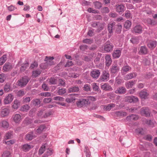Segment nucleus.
<instances>
[{
    "label": "nucleus",
    "instance_id": "nucleus-1",
    "mask_svg": "<svg viewBox=\"0 0 157 157\" xmlns=\"http://www.w3.org/2000/svg\"><path fill=\"white\" fill-rule=\"evenodd\" d=\"M96 100V98L94 97L91 96H88L86 98L80 99L76 101V104L78 107H87L90 103V101H94Z\"/></svg>",
    "mask_w": 157,
    "mask_h": 157
},
{
    "label": "nucleus",
    "instance_id": "nucleus-2",
    "mask_svg": "<svg viewBox=\"0 0 157 157\" xmlns=\"http://www.w3.org/2000/svg\"><path fill=\"white\" fill-rule=\"evenodd\" d=\"M114 46L113 44L109 41H107L105 44L104 50L107 52H111L113 50Z\"/></svg>",
    "mask_w": 157,
    "mask_h": 157
},
{
    "label": "nucleus",
    "instance_id": "nucleus-3",
    "mask_svg": "<svg viewBox=\"0 0 157 157\" xmlns=\"http://www.w3.org/2000/svg\"><path fill=\"white\" fill-rule=\"evenodd\" d=\"M125 102L130 103H136L139 101L138 98L134 96H127L125 97Z\"/></svg>",
    "mask_w": 157,
    "mask_h": 157
},
{
    "label": "nucleus",
    "instance_id": "nucleus-4",
    "mask_svg": "<svg viewBox=\"0 0 157 157\" xmlns=\"http://www.w3.org/2000/svg\"><path fill=\"white\" fill-rule=\"evenodd\" d=\"M30 79L27 76L22 77L20 80L18 81V86L21 87H24L28 82Z\"/></svg>",
    "mask_w": 157,
    "mask_h": 157
},
{
    "label": "nucleus",
    "instance_id": "nucleus-5",
    "mask_svg": "<svg viewBox=\"0 0 157 157\" xmlns=\"http://www.w3.org/2000/svg\"><path fill=\"white\" fill-rule=\"evenodd\" d=\"M140 113L142 115L146 117H149L150 116V113L149 110L147 107H143L140 109Z\"/></svg>",
    "mask_w": 157,
    "mask_h": 157
},
{
    "label": "nucleus",
    "instance_id": "nucleus-6",
    "mask_svg": "<svg viewBox=\"0 0 157 157\" xmlns=\"http://www.w3.org/2000/svg\"><path fill=\"white\" fill-rule=\"evenodd\" d=\"M11 119L15 123H18L21 121V116L19 114H16L12 115Z\"/></svg>",
    "mask_w": 157,
    "mask_h": 157
},
{
    "label": "nucleus",
    "instance_id": "nucleus-7",
    "mask_svg": "<svg viewBox=\"0 0 157 157\" xmlns=\"http://www.w3.org/2000/svg\"><path fill=\"white\" fill-rule=\"evenodd\" d=\"M13 96L11 94H9L5 98L4 103L5 104H10L13 100Z\"/></svg>",
    "mask_w": 157,
    "mask_h": 157
},
{
    "label": "nucleus",
    "instance_id": "nucleus-8",
    "mask_svg": "<svg viewBox=\"0 0 157 157\" xmlns=\"http://www.w3.org/2000/svg\"><path fill=\"white\" fill-rule=\"evenodd\" d=\"M157 41L155 40H150L148 42L147 46L151 49H153L157 46Z\"/></svg>",
    "mask_w": 157,
    "mask_h": 157
},
{
    "label": "nucleus",
    "instance_id": "nucleus-9",
    "mask_svg": "<svg viewBox=\"0 0 157 157\" xmlns=\"http://www.w3.org/2000/svg\"><path fill=\"white\" fill-rule=\"evenodd\" d=\"M142 28L140 25H138L135 26L132 30V33L140 34L142 33Z\"/></svg>",
    "mask_w": 157,
    "mask_h": 157
},
{
    "label": "nucleus",
    "instance_id": "nucleus-10",
    "mask_svg": "<svg viewBox=\"0 0 157 157\" xmlns=\"http://www.w3.org/2000/svg\"><path fill=\"white\" fill-rule=\"evenodd\" d=\"M13 68L11 63L9 62L6 63L5 64L3 67V72H7L10 71Z\"/></svg>",
    "mask_w": 157,
    "mask_h": 157
},
{
    "label": "nucleus",
    "instance_id": "nucleus-11",
    "mask_svg": "<svg viewBox=\"0 0 157 157\" xmlns=\"http://www.w3.org/2000/svg\"><path fill=\"white\" fill-rule=\"evenodd\" d=\"M109 76V73L105 71H104L103 72V73L101 76L100 79L102 81H105L108 79Z\"/></svg>",
    "mask_w": 157,
    "mask_h": 157
},
{
    "label": "nucleus",
    "instance_id": "nucleus-12",
    "mask_svg": "<svg viewBox=\"0 0 157 157\" xmlns=\"http://www.w3.org/2000/svg\"><path fill=\"white\" fill-rule=\"evenodd\" d=\"M10 113V109L7 108H4L1 110L0 115L2 117H4L8 116Z\"/></svg>",
    "mask_w": 157,
    "mask_h": 157
},
{
    "label": "nucleus",
    "instance_id": "nucleus-13",
    "mask_svg": "<svg viewBox=\"0 0 157 157\" xmlns=\"http://www.w3.org/2000/svg\"><path fill=\"white\" fill-rule=\"evenodd\" d=\"M47 128L45 124H41L38 127L36 132L37 133L41 134L43 132L45 131Z\"/></svg>",
    "mask_w": 157,
    "mask_h": 157
},
{
    "label": "nucleus",
    "instance_id": "nucleus-14",
    "mask_svg": "<svg viewBox=\"0 0 157 157\" xmlns=\"http://www.w3.org/2000/svg\"><path fill=\"white\" fill-rule=\"evenodd\" d=\"M115 22H113L112 23H109L108 25L107 29L109 32V33L111 34H113V27L115 25Z\"/></svg>",
    "mask_w": 157,
    "mask_h": 157
},
{
    "label": "nucleus",
    "instance_id": "nucleus-15",
    "mask_svg": "<svg viewBox=\"0 0 157 157\" xmlns=\"http://www.w3.org/2000/svg\"><path fill=\"white\" fill-rule=\"evenodd\" d=\"M148 52V50L145 46H142L140 47L139 54L140 55H146Z\"/></svg>",
    "mask_w": 157,
    "mask_h": 157
},
{
    "label": "nucleus",
    "instance_id": "nucleus-16",
    "mask_svg": "<svg viewBox=\"0 0 157 157\" xmlns=\"http://www.w3.org/2000/svg\"><path fill=\"white\" fill-rule=\"evenodd\" d=\"M126 90L124 87L121 86L117 88V90L115 91V93L119 94H124L126 92Z\"/></svg>",
    "mask_w": 157,
    "mask_h": 157
},
{
    "label": "nucleus",
    "instance_id": "nucleus-17",
    "mask_svg": "<svg viewBox=\"0 0 157 157\" xmlns=\"http://www.w3.org/2000/svg\"><path fill=\"white\" fill-rule=\"evenodd\" d=\"M119 67L117 64L113 65L111 68V72L112 73L115 74L117 73L119 71Z\"/></svg>",
    "mask_w": 157,
    "mask_h": 157
},
{
    "label": "nucleus",
    "instance_id": "nucleus-18",
    "mask_svg": "<svg viewBox=\"0 0 157 157\" xmlns=\"http://www.w3.org/2000/svg\"><path fill=\"white\" fill-rule=\"evenodd\" d=\"M121 51L120 50L117 49L114 50L112 54L113 57L114 58H119L121 55Z\"/></svg>",
    "mask_w": 157,
    "mask_h": 157
},
{
    "label": "nucleus",
    "instance_id": "nucleus-19",
    "mask_svg": "<svg viewBox=\"0 0 157 157\" xmlns=\"http://www.w3.org/2000/svg\"><path fill=\"white\" fill-rule=\"evenodd\" d=\"M106 65L108 67L110 66L112 62V60L111 58V56L109 55H106L105 57Z\"/></svg>",
    "mask_w": 157,
    "mask_h": 157
},
{
    "label": "nucleus",
    "instance_id": "nucleus-20",
    "mask_svg": "<svg viewBox=\"0 0 157 157\" xmlns=\"http://www.w3.org/2000/svg\"><path fill=\"white\" fill-rule=\"evenodd\" d=\"M90 74L93 78H97L100 75V72L99 70H93L91 72Z\"/></svg>",
    "mask_w": 157,
    "mask_h": 157
},
{
    "label": "nucleus",
    "instance_id": "nucleus-21",
    "mask_svg": "<svg viewBox=\"0 0 157 157\" xmlns=\"http://www.w3.org/2000/svg\"><path fill=\"white\" fill-rule=\"evenodd\" d=\"M101 88L103 90L105 91L111 90H112V88L111 86L107 83H105L101 85Z\"/></svg>",
    "mask_w": 157,
    "mask_h": 157
},
{
    "label": "nucleus",
    "instance_id": "nucleus-22",
    "mask_svg": "<svg viewBox=\"0 0 157 157\" xmlns=\"http://www.w3.org/2000/svg\"><path fill=\"white\" fill-rule=\"evenodd\" d=\"M136 81L135 80L128 81L125 84V86L127 89H129L132 88V86L135 84Z\"/></svg>",
    "mask_w": 157,
    "mask_h": 157
},
{
    "label": "nucleus",
    "instance_id": "nucleus-23",
    "mask_svg": "<svg viewBox=\"0 0 157 157\" xmlns=\"http://www.w3.org/2000/svg\"><path fill=\"white\" fill-rule=\"evenodd\" d=\"M139 96L141 98L147 99L148 94L146 91H141L139 93Z\"/></svg>",
    "mask_w": 157,
    "mask_h": 157
},
{
    "label": "nucleus",
    "instance_id": "nucleus-24",
    "mask_svg": "<svg viewBox=\"0 0 157 157\" xmlns=\"http://www.w3.org/2000/svg\"><path fill=\"white\" fill-rule=\"evenodd\" d=\"M79 89L78 86H74L70 87L68 89V92H76L79 91Z\"/></svg>",
    "mask_w": 157,
    "mask_h": 157
},
{
    "label": "nucleus",
    "instance_id": "nucleus-25",
    "mask_svg": "<svg viewBox=\"0 0 157 157\" xmlns=\"http://www.w3.org/2000/svg\"><path fill=\"white\" fill-rule=\"evenodd\" d=\"M126 65L123 66L121 69V71L122 72H126L128 71L129 70H130L131 68V67L129 66L128 64H127V63H126Z\"/></svg>",
    "mask_w": 157,
    "mask_h": 157
},
{
    "label": "nucleus",
    "instance_id": "nucleus-26",
    "mask_svg": "<svg viewBox=\"0 0 157 157\" xmlns=\"http://www.w3.org/2000/svg\"><path fill=\"white\" fill-rule=\"evenodd\" d=\"M20 102L17 99H15L14 101V103L12 105V107L14 109H17L20 105Z\"/></svg>",
    "mask_w": 157,
    "mask_h": 157
},
{
    "label": "nucleus",
    "instance_id": "nucleus-27",
    "mask_svg": "<svg viewBox=\"0 0 157 157\" xmlns=\"http://www.w3.org/2000/svg\"><path fill=\"white\" fill-rule=\"evenodd\" d=\"M42 71L40 70H36L33 71L32 76L33 78H36L40 75Z\"/></svg>",
    "mask_w": 157,
    "mask_h": 157
},
{
    "label": "nucleus",
    "instance_id": "nucleus-28",
    "mask_svg": "<svg viewBox=\"0 0 157 157\" xmlns=\"http://www.w3.org/2000/svg\"><path fill=\"white\" fill-rule=\"evenodd\" d=\"M115 114L117 116H122L124 117L127 115V113L126 112H124L123 111H117L115 112Z\"/></svg>",
    "mask_w": 157,
    "mask_h": 157
},
{
    "label": "nucleus",
    "instance_id": "nucleus-29",
    "mask_svg": "<svg viewBox=\"0 0 157 157\" xmlns=\"http://www.w3.org/2000/svg\"><path fill=\"white\" fill-rule=\"evenodd\" d=\"M130 41L133 44H137L139 42V40L137 37L133 36L131 38Z\"/></svg>",
    "mask_w": 157,
    "mask_h": 157
},
{
    "label": "nucleus",
    "instance_id": "nucleus-30",
    "mask_svg": "<svg viewBox=\"0 0 157 157\" xmlns=\"http://www.w3.org/2000/svg\"><path fill=\"white\" fill-rule=\"evenodd\" d=\"M29 63L27 62L25 64H22L20 68V72H24L25 70L28 67Z\"/></svg>",
    "mask_w": 157,
    "mask_h": 157
},
{
    "label": "nucleus",
    "instance_id": "nucleus-31",
    "mask_svg": "<svg viewBox=\"0 0 157 157\" xmlns=\"http://www.w3.org/2000/svg\"><path fill=\"white\" fill-rule=\"evenodd\" d=\"M40 100L39 98L33 99L31 101V102L35 106H37L40 105Z\"/></svg>",
    "mask_w": 157,
    "mask_h": 157
},
{
    "label": "nucleus",
    "instance_id": "nucleus-32",
    "mask_svg": "<svg viewBox=\"0 0 157 157\" xmlns=\"http://www.w3.org/2000/svg\"><path fill=\"white\" fill-rule=\"evenodd\" d=\"M132 22L129 20H127L124 23V27L126 29H129L131 26Z\"/></svg>",
    "mask_w": 157,
    "mask_h": 157
},
{
    "label": "nucleus",
    "instance_id": "nucleus-33",
    "mask_svg": "<svg viewBox=\"0 0 157 157\" xmlns=\"http://www.w3.org/2000/svg\"><path fill=\"white\" fill-rule=\"evenodd\" d=\"M93 3L96 9H100L102 6V4L99 1H95Z\"/></svg>",
    "mask_w": 157,
    "mask_h": 157
},
{
    "label": "nucleus",
    "instance_id": "nucleus-34",
    "mask_svg": "<svg viewBox=\"0 0 157 157\" xmlns=\"http://www.w3.org/2000/svg\"><path fill=\"white\" fill-rule=\"evenodd\" d=\"M34 138L33 136L31 134L29 133L27 134L25 137V139L27 141H31Z\"/></svg>",
    "mask_w": 157,
    "mask_h": 157
},
{
    "label": "nucleus",
    "instance_id": "nucleus-35",
    "mask_svg": "<svg viewBox=\"0 0 157 157\" xmlns=\"http://www.w3.org/2000/svg\"><path fill=\"white\" fill-rule=\"evenodd\" d=\"M84 152L86 154V157H91V152L89 148H85L84 149Z\"/></svg>",
    "mask_w": 157,
    "mask_h": 157
},
{
    "label": "nucleus",
    "instance_id": "nucleus-36",
    "mask_svg": "<svg viewBox=\"0 0 157 157\" xmlns=\"http://www.w3.org/2000/svg\"><path fill=\"white\" fill-rule=\"evenodd\" d=\"M124 6L123 5H118L116 8V11L119 13L123 11Z\"/></svg>",
    "mask_w": 157,
    "mask_h": 157
},
{
    "label": "nucleus",
    "instance_id": "nucleus-37",
    "mask_svg": "<svg viewBox=\"0 0 157 157\" xmlns=\"http://www.w3.org/2000/svg\"><path fill=\"white\" fill-rule=\"evenodd\" d=\"M29 106L28 105H25L22 106L21 108V110L24 112H26L27 110H29Z\"/></svg>",
    "mask_w": 157,
    "mask_h": 157
},
{
    "label": "nucleus",
    "instance_id": "nucleus-38",
    "mask_svg": "<svg viewBox=\"0 0 157 157\" xmlns=\"http://www.w3.org/2000/svg\"><path fill=\"white\" fill-rule=\"evenodd\" d=\"M49 148H48L47 151L46 152L44 155L47 156L48 157V156L51 155L53 153L52 149L51 148L49 149Z\"/></svg>",
    "mask_w": 157,
    "mask_h": 157
},
{
    "label": "nucleus",
    "instance_id": "nucleus-39",
    "mask_svg": "<svg viewBox=\"0 0 157 157\" xmlns=\"http://www.w3.org/2000/svg\"><path fill=\"white\" fill-rule=\"evenodd\" d=\"M49 82L52 85L56 84L57 82V80L55 78L52 77L49 79Z\"/></svg>",
    "mask_w": 157,
    "mask_h": 157
},
{
    "label": "nucleus",
    "instance_id": "nucleus-40",
    "mask_svg": "<svg viewBox=\"0 0 157 157\" xmlns=\"http://www.w3.org/2000/svg\"><path fill=\"white\" fill-rule=\"evenodd\" d=\"M83 90L85 91L88 92L91 91V88L89 84H86L83 87Z\"/></svg>",
    "mask_w": 157,
    "mask_h": 157
},
{
    "label": "nucleus",
    "instance_id": "nucleus-41",
    "mask_svg": "<svg viewBox=\"0 0 157 157\" xmlns=\"http://www.w3.org/2000/svg\"><path fill=\"white\" fill-rule=\"evenodd\" d=\"M6 78V75L4 73H2L0 74V82H3Z\"/></svg>",
    "mask_w": 157,
    "mask_h": 157
},
{
    "label": "nucleus",
    "instance_id": "nucleus-42",
    "mask_svg": "<svg viewBox=\"0 0 157 157\" xmlns=\"http://www.w3.org/2000/svg\"><path fill=\"white\" fill-rule=\"evenodd\" d=\"M71 98H66L65 101L67 103H70L71 102L74 103L75 100V98L74 97H71Z\"/></svg>",
    "mask_w": 157,
    "mask_h": 157
},
{
    "label": "nucleus",
    "instance_id": "nucleus-43",
    "mask_svg": "<svg viewBox=\"0 0 157 157\" xmlns=\"http://www.w3.org/2000/svg\"><path fill=\"white\" fill-rule=\"evenodd\" d=\"M152 136L150 134L147 135L143 137L144 139L150 141L152 140Z\"/></svg>",
    "mask_w": 157,
    "mask_h": 157
},
{
    "label": "nucleus",
    "instance_id": "nucleus-44",
    "mask_svg": "<svg viewBox=\"0 0 157 157\" xmlns=\"http://www.w3.org/2000/svg\"><path fill=\"white\" fill-rule=\"evenodd\" d=\"M87 11L90 13H98L99 11L95 10L93 9L92 8H89L87 10Z\"/></svg>",
    "mask_w": 157,
    "mask_h": 157
},
{
    "label": "nucleus",
    "instance_id": "nucleus-45",
    "mask_svg": "<svg viewBox=\"0 0 157 157\" xmlns=\"http://www.w3.org/2000/svg\"><path fill=\"white\" fill-rule=\"evenodd\" d=\"M2 157H11L10 153L8 151H6L3 152L2 155Z\"/></svg>",
    "mask_w": 157,
    "mask_h": 157
},
{
    "label": "nucleus",
    "instance_id": "nucleus-46",
    "mask_svg": "<svg viewBox=\"0 0 157 157\" xmlns=\"http://www.w3.org/2000/svg\"><path fill=\"white\" fill-rule=\"evenodd\" d=\"M109 10L108 7H104L102 8L101 9V12L102 13H108L109 12Z\"/></svg>",
    "mask_w": 157,
    "mask_h": 157
},
{
    "label": "nucleus",
    "instance_id": "nucleus-47",
    "mask_svg": "<svg viewBox=\"0 0 157 157\" xmlns=\"http://www.w3.org/2000/svg\"><path fill=\"white\" fill-rule=\"evenodd\" d=\"M130 115L131 121H136L138 120L139 117L138 115L134 114H131Z\"/></svg>",
    "mask_w": 157,
    "mask_h": 157
},
{
    "label": "nucleus",
    "instance_id": "nucleus-48",
    "mask_svg": "<svg viewBox=\"0 0 157 157\" xmlns=\"http://www.w3.org/2000/svg\"><path fill=\"white\" fill-rule=\"evenodd\" d=\"M145 123L148 124L150 127H154V123L151 120H146Z\"/></svg>",
    "mask_w": 157,
    "mask_h": 157
},
{
    "label": "nucleus",
    "instance_id": "nucleus-49",
    "mask_svg": "<svg viewBox=\"0 0 157 157\" xmlns=\"http://www.w3.org/2000/svg\"><path fill=\"white\" fill-rule=\"evenodd\" d=\"M66 89L65 88L59 89L58 91V94L60 95H62L66 93Z\"/></svg>",
    "mask_w": 157,
    "mask_h": 157
},
{
    "label": "nucleus",
    "instance_id": "nucleus-50",
    "mask_svg": "<svg viewBox=\"0 0 157 157\" xmlns=\"http://www.w3.org/2000/svg\"><path fill=\"white\" fill-rule=\"evenodd\" d=\"M115 105L114 104L110 103L107 105L106 106L105 109L107 110H110L112 108L115 106Z\"/></svg>",
    "mask_w": 157,
    "mask_h": 157
},
{
    "label": "nucleus",
    "instance_id": "nucleus-51",
    "mask_svg": "<svg viewBox=\"0 0 157 157\" xmlns=\"http://www.w3.org/2000/svg\"><path fill=\"white\" fill-rule=\"evenodd\" d=\"M9 124L7 122L3 121L2 122V126L4 128H7L8 127Z\"/></svg>",
    "mask_w": 157,
    "mask_h": 157
},
{
    "label": "nucleus",
    "instance_id": "nucleus-52",
    "mask_svg": "<svg viewBox=\"0 0 157 157\" xmlns=\"http://www.w3.org/2000/svg\"><path fill=\"white\" fill-rule=\"evenodd\" d=\"M136 131L137 133L143 135L144 134V132L143 128L136 129Z\"/></svg>",
    "mask_w": 157,
    "mask_h": 157
},
{
    "label": "nucleus",
    "instance_id": "nucleus-53",
    "mask_svg": "<svg viewBox=\"0 0 157 157\" xmlns=\"http://www.w3.org/2000/svg\"><path fill=\"white\" fill-rule=\"evenodd\" d=\"M105 23H100L98 26V29L97 30L98 32H99L101 30H102L104 27Z\"/></svg>",
    "mask_w": 157,
    "mask_h": 157
},
{
    "label": "nucleus",
    "instance_id": "nucleus-54",
    "mask_svg": "<svg viewBox=\"0 0 157 157\" xmlns=\"http://www.w3.org/2000/svg\"><path fill=\"white\" fill-rule=\"evenodd\" d=\"M117 28L116 29V31L117 33H120L122 28V26L121 24H118L117 25Z\"/></svg>",
    "mask_w": 157,
    "mask_h": 157
},
{
    "label": "nucleus",
    "instance_id": "nucleus-55",
    "mask_svg": "<svg viewBox=\"0 0 157 157\" xmlns=\"http://www.w3.org/2000/svg\"><path fill=\"white\" fill-rule=\"evenodd\" d=\"M52 99L51 98H45L43 100V102L45 104L51 103H52Z\"/></svg>",
    "mask_w": 157,
    "mask_h": 157
},
{
    "label": "nucleus",
    "instance_id": "nucleus-56",
    "mask_svg": "<svg viewBox=\"0 0 157 157\" xmlns=\"http://www.w3.org/2000/svg\"><path fill=\"white\" fill-rule=\"evenodd\" d=\"M143 63L145 66L149 65L150 64V60L147 58H145L143 60Z\"/></svg>",
    "mask_w": 157,
    "mask_h": 157
},
{
    "label": "nucleus",
    "instance_id": "nucleus-57",
    "mask_svg": "<svg viewBox=\"0 0 157 157\" xmlns=\"http://www.w3.org/2000/svg\"><path fill=\"white\" fill-rule=\"evenodd\" d=\"M54 100L56 101H64V98L60 96H56L53 98Z\"/></svg>",
    "mask_w": 157,
    "mask_h": 157
},
{
    "label": "nucleus",
    "instance_id": "nucleus-58",
    "mask_svg": "<svg viewBox=\"0 0 157 157\" xmlns=\"http://www.w3.org/2000/svg\"><path fill=\"white\" fill-rule=\"evenodd\" d=\"M13 136L11 132H8L6 133L5 138L6 140L10 139Z\"/></svg>",
    "mask_w": 157,
    "mask_h": 157
},
{
    "label": "nucleus",
    "instance_id": "nucleus-59",
    "mask_svg": "<svg viewBox=\"0 0 157 157\" xmlns=\"http://www.w3.org/2000/svg\"><path fill=\"white\" fill-rule=\"evenodd\" d=\"M40 95L42 96L49 97L51 96V93L49 92H42L40 94Z\"/></svg>",
    "mask_w": 157,
    "mask_h": 157
},
{
    "label": "nucleus",
    "instance_id": "nucleus-60",
    "mask_svg": "<svg viewBox=\"0 0 157 157\" xmlns=\"http://www.w3.org/2000/svg\"><path fill=\"white\" fill-rule=\"evenodd\" d=\"M93 40L90 39H86L82 40V42L84 43L90 44L93 42Z\"/></svg>",
    "mask_w": 157,
    "mask_h": 157
},
{
    "label": "nucleus",
    "instance_id": "nucleus-61",
    "mask_svg": "<svg viewBox=\"0 0 157 157\" xmlns=\"http://www.w3.org/2000/svg\"><path fill=\"white\" fill-rule=\"evenodd\" d=\"M10 89V85L6 84L4 86V89L5 91L9 92Z\"/></svg>",
    "mask_w": 157,
    "mask_h": 157
},
{
    "label": "nucleus",
    "instance_id": "nucleus-62",
    "mask_svg": "<svg viewBox=\"0 0 157 157\" xmlns=\"http://www.w3.org/2000/svg\"><path fill=\"white\" fill-rule=\"evenodd\" d=\"M36 111V109H32L29 112V116L31 117H33V114Z\"/></svg>",
    "mask_w": 157,
    "mask_h": 157
},
{
    "label": "nucleus",
    "instance_id": "nucleus-63",
    "mask_svg": "<svg viewBox=\"0 0 157 157\" xmlns=\"http://www.w3.org/2000/svg\"><path fill=\"white\" fill-rule=\"evenodd\" d=\"M88 46L84 44L83 45H80L79 47L80 49L82 51H84L86 50L87 49Z\"/></svg>",
    "mask_w": 157,
    "mask_h": 157
},
{
    "label": "nucleus",
    "instance_id": "nucleus-64",
    "mask_svg": "<svg viewBox=\"0 0 157 157\" xmlns=\"http://www.w3.org/2000/svg\"><path fill=\"white\" fill-rule=\"evenodd\" d=\"M32 120L31 119H30L29 118H26L25 121V123L26 124H31L32 122Z\"/></svg>",
    "mask_w": 157,
    "mask_h": 157
}]
</instances>
